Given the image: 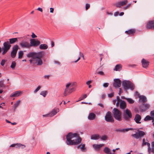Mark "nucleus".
I'll return each mask as SVG.
<instances>
[{
	"instance_id": "34",
	"label": "nucleus",
	"mask_w": 154,
	"mask_h": 154,
	"mask_svg": "<svg viewBox=\"0 0 154 154\" xmlns=\"http://www.w3.org/2000/svg\"><path fill=\"white\" fill-rule=\"evenodd\" d=\"M116 100H117V101L116 104V106L117 107H118L119 105V102H121V101L122 100L120 99V97L119 96H117L116 99Z\"/></svg>"
},
{
	"instance_id": "58",
	"label": "nucleus",
	"mask_w": 154,
	"mask_h": 154,
	"mask_svg": "<svg viewBox=\"0 0 154 154\" xmlns=\"http://www.w3.org/2000/svg\"><path fill=\"white\" fill-rule=\"evenodd\" d=\"M43 63V62L41 58H39V65H41Z\"/></svg>"
},
{
	"instance_id": "35",
	"label": "nucleus",
	"mask_w": 154,
	"mask_h": 154,
	"mask_svg": "<svg viewBox=\"0 0 154 154\" xmlns=\"http://www.w3.org/2000/svg\"><path fill=\"white\" fill-rule=\"evenodd\" d=\"M140 99L143 102H145L146 101V97L144 96H140L139 97Z\"/></svg>"
},
{
	"instance_id": "22",
	"label": "nucleus",
	"mask_w": 154,
	"mask_h": 154,
	"mask_svg": "<svg viewBox=\"0 0 154 154\" xmlns=\"http://www.w3.org/2000/svg\"><path fill=\"white\" fill-rule=\"evenodd\" d=\"M146 145L148 147V151L149 152H150L151 150V149L150 146V144L149 143L147 142H145V139H143V143L142 145L143 146H144Z\"/></svg>"
},
{
	"instance_id": "6",
	"label": "nucleus",
	"mask_w": 154,
	"mask_h": 154,
	"mask_svg": "<svg viewBox=\"0 0 154 154\" xmlns=\"http://www.w3.org/2000/svg\"><path fill=\"white\" fill-rule=\"evenodd\" d=\"M112 114L114 117L118 121H122V113L117 109L114 108L112 111Z\"/></svg>"
},
{
	"instance_id": "43",
	"label": "nucleus",
	"mask_w": 154,
	"mask_h": 154,
	"mask_svg": "<svg viewBox=\"0 0 154 154\" xmlns=\"http://www.w3.org/2000/svg\"><path fill=\"white\" fill-rule=\"evenodd\" d=\"M100 140H106L107 139V137L106 135H104L102 137H100Z\"/></svg>"
},
{
	"instance_id": "40",
	"label": "nucleus",
	"mask_w": 154,
	"mask_h": 154,
	"mask_svg": "<svg viewBox=\"0 0 154 154\" xmlns=\"http://www.w3.org/2000/svg\"><path fill=\"white\" fill-rule=\"evenodd\" d=\"M45 55V52L44 51L39 52V58H41Z\"/></svg>"
},
{
	"instance_id": "47",
	"label": "nucleus",
	"mask_w": 154,
	"mask_h": 154,
	"mask_svg": "<svg viewBox=\"0 0 154 154\" xmlns=\"http://www.w3.org/2000/svg\"><path fill=\"white\" fill-rule=\"evenodd\" d=\"M87 97V95L85 94L83 95L81 97H80V100H82L85 98Z\"/></svg>"
},
{
	"instance_id": "21",
	"label": "nucleus",
	"mask_w": 154,
	"mask_h": 154,
	"mask_svg": "<svg viewBox=\"0 0 154 154\" xmlns=\"http://www.w3.org/2000/svg\"><path fill=\"white\" fill-rule=\"evenodd\" d=\"M104 146V144H94L92 145L94 149L97 151H99L100 149Z\"/></svg>"
},
{
	"instance_id": "4",
	"label": "nucleus",
	"mask_w": 154,
	"mask_h": 154,
	"mask_svg": "<svg viewBox=\"0 0 154 154\" xmlns=\"http://www.w3.org/2000/svg\"><path fill=\"white\" fill-rule=\"evenodd\" d=\"M122 86L125 91L127 92L128 89L131 90L134 89L135 86L134 85L129 81L125 80L122 81Z\"/></svg>"
},
{
	"instance_id": "17",
	"label": "nucleus",
	"mask_w": 154,
	"mask_h": 154,
	"mask_svg": "<svg viewBox=\"0 0 154 154\" xmlns=\"http://www.w3.org/2000/svg\"><path fill=\"white\" fill-rule=\"evenodd\" d=\"M149 107V105L147 104H143L140 106L141 112H145Z\"/></svg>"
},
{
	"instance_id": "53",
	"label": "nucleus",
	"mask_w": 154,
	"mask_h": 154,
	"mask_svg": "<svg viewBox=\"0 0 154 154\" xmlns=\"http://www.w3.org/2000/svg\"><path fill=\"white\" fill-rule=\"evenodd\" d=\"M92 80H89L87 82H86V84L88 85H90V84L92 82Z\"/></svg>"
},
{
	"instance_id": "49",
	"label": "nucleus",
	"mask_w": 154,
	"mask_h": 154,
	"mask_svg": "<svg viewBox=\"0 0 154 154\" xmlns=\"http://www.w3.org/2000/svg\"><path fill=\"white\" fill-rule=\"evenodd\" d=\"M5 60H2L1 63V65L2 66H3L5 63Z\"/></svg>"
},
{
	"instance_id": "45",
	"label": "nucleus",
	"mask_w": 154,
	"mask_h": 154,
	"mask_svg": "<svg viewBox=\"0 0 154 154\" xmlns=\"http://www.w3.org/2000/svg\"><path fill=\"white\" fill-rule=\"evenodd\" d=\"M16 54L17 53L12 51L11 53V57L12 58H14L16 56Z\"/></svg>"
},
{
	"instance_id": "20",
	"label": "nucleus",
	"mask_w": 154,
	"mask_h": 154,
	"mask_svg": "<svg viewBox=\"0 0 154 154\" xmlns=\"http://www.w3.org/2000/svg\"><path fill=\"white\" fill-rule=\"evenodd\" d=\"M141 119V116L139 114H136L135 116L134 120L135 122L137 124H140L141 123L140 122Z\"/></svg>"
},
{
	"instance_id": "64",
	"label": "nucleus",
	"mask_w": 154,
	"mask_h": 154,
	"mask_svg": "<svg viewBox=\"0 0 154 154\" xmlns=\"http://www.w3.org/2000/svg\"><path fill=\"white\" fill-rule=\"evenodd\" d=\"M54 11V9L53 8H50V12L51 13H53Z\"/></svg>"
},
{
	"instance_id": "26",
	"label": "nucleus",
	"mask_w": 154,
	"mask_h": 154,
	"mask_svg": "<svg viewBox=\"0 0 154 154\" xmlns=\"http://www.w3.org/2000/svg\"><path fill=\"white\" fill-rule=\"evenodd\" d=\"M39 48L41 49L45 50L48 48V46L46 44H42L39 45Z\"/></svg>"
},
{
	"instance_id": "11",
	"label": "nucleus",
	"mask_w": 154,
	"mask_h": 154,
	"mask_svg": "<svg viewBox=\"0 0 154 154\" xmlns=\"http://www.w3.org/2000/svg\"><path fill=\"white\" fill-rule=\"evenodd\" d=\"M121 81L119 79H114L113 86L115 88L120 87L121 86Z\"/></svg>"
},
{
	"instance_id": "44",
	"label": "nucleus",
	"mask_w": 154,
	"mask_h": 154,
	"mask_svg": "<svg viewBox=\"0 0 154 154\" xmlns=\"http://www.w3.org/2000/svg\"><path fill=\"white\" fill-rule=\"evenodd\" d=\"M5 85L4 84V82L3 81H0V88H5Z\"/></svg>"
},
{
	"instance_id": "3",
	"label": "nucleus",
	"mask_w": 154,
	"mask_h": 154,
	"mask_svg": "<svg viewBox=\"0 0 154 154\" xmlns=\"http://www.w3.org/2000/svg\"><path fill=\"white\" fill-rule=\"evenodd\" d=\"M75 82H69L66 84V88L63 93L64 96H66L72 93L74 89L73 86L75 85Z\"/></svg>"
},
{
	"instance_id": "7",
	"label": "nucleus",
	"mask_w": 154,
	"mask_h": 154,
	"mask_svg": "<svg viewBox=\"0 0 154 154\" xmlns=\"http://www.w3.org/2000/svg\"><path fill=\"white\" fill-rule=\"evenodd\" d=\"M132 117V114L131 111L127 109L123 114V118L126 121H129Z\"/></svg>"
},
{
	"instance_id": "13",
	"label": "nucleus",
	"mask_w": 154,
	"mask_h": 154,
	"mask_svg": "<svg viewBox=\"0 0 154 154\" xmlns=\"http://www.w3.org/2000/svg\"><path fill=\"white\" fill-rule=\"evenodd\" d=\"M59 111V109H53L51 112L48 114L45 115H43V116L44 117H52L54 115H55L57 112Z\"/></svg>"
},
{
	"instance_id": "32",
	"label": "nucleus",
	"mask_w": 154,
	"mask_h": 154,
	"mask_svg": "<svg viewBox=\"0 0 154 154\" xmlns=\"http://www.w3.org/2000/svg\"><path fill=\"white\" fill-rule=\"evenodd\" d=\"M9 43L10 44H13L16 42L17 41V38H10L9 39Z\"/></svg>"
},
{
	"instance_id": "19",
	"label": "nucleus",
	"mask_w": 154,
	"mask_h": 154,
	"mask_svg": "<svg viewBox=\"0 0 154 154\" xmlns=\"http://www.w3.org/2000/svg\"><path fill=\"white\" fill-rule=\"evenodd\" d=\"M141 63L143 67L144 68H146L149 65V62L145 59H143L141 60Z\"/></svg>"
},
{
	"instance_id": "56",
	"label": "nucleus",
	"mask_w": 154,
	"mask_h": 154,
	"mask_svg": "<svg viewBox=\"0 0 154 154\" xmlns=\"http://www.w3.org/2000/svg\"><path fill=\"white\" fill-rule=\"evenodd\" d=\"M32 37V38H36L37 37V36L36 35H35L34 33H32V34L31 35Z\"/></svg>"
},
{
	"instance_id": "23",
	"label": "nucleus",
	"mask_w": 154,
	"mask_h": 154,
	"mask_svg": "<svg viewBox=\"0 0 154 154\" xmlns=\"http://www.w3.org/2000/svg\"><path fill=\"white\" fill-rule=\"evenodd\" d=\"M126 106V104L124 101H121L120 103V107L122 109H124Z\"/></svg>"
},
{
	"instance_id": "60",
	"label": "nucleus",
	"mask_w": 154,
	"mask_h": 154,
	"mask_svg": "<svg viewBox=\"0 0 154 154\" xmlns=\"http://www.w3.org/2000/svg\"><path fill=\"white\" fill-rule=\"evenodd\" d=\"M106 14L107 15H110L111 16L112 15V12H109L108 11L106 12Z\"/></svg>"
},
{
	"instance_id": "42",
	"label": "nucleus",
	"mask_w": 154,
	"mask_h": 154,
	"mask_svg": "<svg viewBox=\"0 0 154 154\" xmlns=\"http://www.w3.org/2000/svg\"><path fill=\"white\" fill-rule=\"evenodd\" d=\"M16 63L15 61H13L12 62L11 64V67L12 69H14L16 66Z\"/></svg>"
},
{
	"instance_id": "27",
	"label": "nucleus",
	"mask_w": 154,
	"mask_h": 154,
	"mask_svg": "<svg viewBox=\"0 0 154 154\" xmlns=\"http://www.w3.org/2000/svg\"><path fill=\"white\" fill-rule=\"evenodd\" d=\"M122 98L123 99L126 100L130 104H133L134 102V100L131 98H126L125 97H122Z\"/></svg>"
},
{
	"instance_id": "1",
	"label": "nucleus",
	"mask_w": 154,
	"mask_h": 154,
	"mask_svg": "<svg viewBox=\"0 0 154 154\" xmlns=\"http://www.w3.org/2000/svg\"><path fill=\"white\" fill-rule=\"evenodd\" d=\"M82 139L79 134L69 133L66 136V144L68 145H77L81 143Z\"/></svg>"
},
{
	"instance_id": "14",
	"label": "nucleus",
	"mask_w": 154,
	"mask_h": 154,
	"mask_svg": "<svg viewBox=\"0 0 154 154\" xmlns=\"http://www.w3.org/2000/svg\"><path fill=\"white\" fill-rule=\"evenodd\" d=\"M146 27L147 29H154V20L148 22L146 26Z\"/></svg>"
},
{
	"instance_id": "12",
	"label": "nucleus",
	"mask_w": 154,
	"mask_h": 154,
	"mask_svg": "<svg viewBox=\"0 0 154 154\" xmlns=\"http://www.w3.org/2000/svg\"><path fill=\"white\" fill-rule=\"evenodd\" d=\"M128 2L127 0H125L124 1L117 2L114 3V5L117 8H120L122 6H123L127 4Z\"/></svg>"
},
{
	"instance_id": "51",
	"label": "nucleus",
	"mask_w": 154,
	"mask_h": 154,
	"mask_svg": "<svg viewBox=\"0 0 154 154\" xmlns=\"http://www.w3.org/2000/svg\"><path fill=\"white\" fill-rule=\"evenodd\" d=\"M108 97H113L114 96V93H112L110 94H108Z\"/></svg>"
},
{
	"instance_id": "18",
	"label": "nucleus",
	"mask_w": 154,
	"mask_h": 154,
	"mask_svg": "<svg viewBox=\"0 0 154 154\" xmlns=\"http://www.w3.org/2000/svg\"><path fill=\"white\" fill-rule=\"evenodd\" d=\"M22 94V92L20 91H16L12 93L10 95L11 97H18L20 95Z\"/></svg>"
},
{
	"instance_id": "37",
	"label": "nucleus",
	"mask_w": 154,
	"mask_h": 154,
	"mask_svg": "<svg viewBox=\"0 0 154 154\" xmlns=\"http://www.w3.org/2000/svg\"><path fill=\"white\" fill-rule=\"evenodd\" d=\"M47 91H41L40 94L42 96L44 97H45L47 94Z\"/></svg>"
},
{
	"instance_id": "63",
	"label": "nucleus",
	"mask_w": 154,
	"mask_h": 154,
	"mask_svg": "<svg viewBox=\"0 0 154 154\" xmlns=\"http://www.w3.org/2000/svg\"><path fill=\"white\" fill-rule=\"evenodd\" d=\"M79 57H83V56H84L83 54L80 52L79 53Z\"/></svg>"
},
{
	"instance_id": "10",
	"label": "nucleus",
	"mask_w": 154,
	"mask_h": 154,
	"mask_svg": "<svg viewBox=\"0 0 154 154\" xmlns=\"http://www.w3.org/2000/svg\"><path fill=\"white\" fill-rule=\"evenodd\" d=\"M151 116H147L144 119V121L152 120V122L154 121V110L151 111L150 113Z\"/></svg>"
},
{
	"instance_id": "25",
	"label": "nucleus",
	"mask_w": 154,
	"mask_h": 154,
	"mask_svg": "<svg viewBox=\"0 0 154 154\" xmlns=\"http://www.w3.org/2000/svg\"><path fill=\"white\" fill-rule=\"evenodd\" d=\"M100 136L98 134H94L91 136V139L93 140H97L100 138Z\"/></svg>"
},
{
	"instance_id": "36",
	"label": "nucleus",
	"mask_w": 154,
	"mask_h": 154,
	"mask_svg": "<svg viewBox=\"0 0 154 154\" xmlns=\"http://www.w3.org/2000/svg\"><path fill=\"white\" fill-rule=\"evenodd\" d=\"M85 144H83L82 145V146L80 147V149L81 150L82 152H85L86 150V148L85 147Z\"/></svg>"
},
{
	"instance_id": "39",
	"label": "nucleus",
	"mask_w": 154,
	"mask_h": 154,
	"mask_svg": "<svg viewBox=\"0 0 154 154\" xmlns=\"http://www.w3.org/2000/svg\"><path fill=\"white\" fill-rule=\"evenodd\" d=\"M20 103V100H17V102L14 104L13 106L14 109H16L17 108L18 106L19 105Z\"/></svg>"
},
{
	"instance_id": "15",
	"label": "nucleus",
	"mask_w": 154,
	"mask_h": 154,
	"mask_svg": "<svg viewBox=\"0 0 154 154\" xmlns=\"http://www.w3.org/2000/svg\"><path fill=\"white\" fill-rule=\"evenodd\" d=\"M30 46L31 47H36L38 45V41L35 39L32 38L30 40Z\"/></svg>"
},
{
	"instance_id": "9",
	"label": "nucleus",
	"mask_w": 154,
	"mask_h": 154,
	"mask_svg": "<svg viewBox=\"0 0 154 154\" xmlns=\"http://www.w3.org/2000/svg\"><path fill=\"white\" fill-rule=\"evenodd\" d=\"M105 118V120L108 122H113L114 121L111 112L109 111L106 113Z\"/></svg>"
},
{
	"instance_id": "33",
	"label": "nucleus",
	"mask_w": 154,
	"mask_h": 154,
	"mask_svg": "<svg viewBox=\"0 0 154 154\" xmlns=\"http://www.w3.org/2000/svg\"><path fill=\"white\" fill-rule=\"evenodd\" d=\"M18 46L17 45H14L12 48V51L14 52L17 53V51L18 49Z\"/></svg>"
},
{
	"instance_id": "62",
	"label": "nucleus",
	"mask_w": 154,
	"mask_h": 154,
	"mask_svg": "<svg viewBox=\"0 0 154 154\" xmlns=\"http://www.w3.org/2000/svg\"><path fill=\"white\" fill-rule=\"evenodd\" d=\"M119 95H120L121 93L122 92V91L121 88H119Z\"/></svg>"
},
{
	"instance_id": "50",
	"label": "nucleus",
	"mask_w": 154,
	"mask_h": 154,
	"mask_svg": "<svg viewBox=\"0 0 154 154\" xmlns=\"http://www.w3.org/2000/svg\"><path fill=\"white\" fill-rule=\"evenodd\" d=\"M97 74L101 75H104V72L101 71L98 72H97Z\"/></svg>"
},
{
	"instance_id": "57",
	"label": "nucleus",
	"mask_w": 154,
	"mask_h": 154,
	"mask_svg": "<svg viewBox=\"0 0 154 154\" xmlns=\"http://www.w3.org/2000/svg\"><path fill=\"white\" fill-rule=\"evenodd\" d=\"M119 12L118 11H116L114 13V15L115 16H117L119 15Z\"/></svg>"
},
{
	"instance_id": "8",
	"label": "nucleus",
	"mask_w": 154,
	"mask_h": 154,
	"mask_svg": "<svg viewBox=\"0 0 154 154\" xmlns=\"http://www.w3.org/2000/svg\"><path fill=\"white\" fill-rule=\"evenodd\" d=\"M135 134H132V136L137 139L143 137L145 135V133L142 131L137 130Z\"/></svg>"
},
{
	"instance_id": "41",
	"label": "nucleus",
	"mask_w": 154,
	"mask_h": 154,
	"mask_svg": "<svg viewBox=\"0 0 154 154\" xmlns=\"http://www.w3.org/2000/svg\"><path fill=\"white\" fill-rule=\"evenodd\" d=\"M132 130V128H128L121 129L122 132L124 133L125 132H127V131H128L129 130Z\"/></svg>"
},
{
	"instance_id": "28",
	"label": "nucleus",
	"mask_w": 154,
	"mask_h": 154,
	"mask_svg": "<svg viewBox=\"0 0 154 154\" xmlns=\"http://www.w3.org/2000/svg\"><path fill=\"white\" fill-rule=\"evenodd\" d=\"M103 152L107 154H112L110 149L108 147H105L103 149Z\"/></svg>"
},
{
	"instance_id": "30",
	"label": "nucleus",
	"mask_w": 154,
	"mask_h": 154,
	"mask_svg": "<svg viewBox=\"0 0 154 154\" xmlns=\"http://www.w3.org/2000/svg\"><path fill=\"white\" fill-rule=\"evenodd\" d=\"M15 144V147L16 148H20V147H21L23 149L26 146L24 145H23L21 144V143H16Z\"/></svg>"
},
{
	"instance_id": "5",
	"label": "nucleus",
	"mask_w": 154,
	"mask_h": 154,
	"mask_svg": "<svg viewBox=\"0 0 154 154\" xmlns=\"http://www.w3.org/2000/svg\"><path fill=\"white\" fill-rule=\"evenodd\" d=\"M3 46L1 48L0 47V53L2 52V54L4 55L7 52L11 47L8 41L4 42L3 44Z\"/></svg>"
},
{
	"instance_id": "46",
	"label": "nucleus",
	"mask_w": 154,
	"mask_h": 154,
	"mask_svg": "<svg viewBox=\"0 0 154 154\" xmlns=\"http://www.w3.org/2000/svg\"><path fill=\"white\" fill-rule=\"evenodd\" d=\"M90 5L89 4H85V9L86 10H87L90 7Z\"/></svg>"
},
{
	"instance_id": "52",
	"label": "nucleus",
	"mask_w": 154,
	"mask_h": 154,
	"mask_svg": "<svg viewBox=\"0 0 154 154\" xmlns=\"http://www.w3.org/2000/svg\"><path fill=\"white\" fill-rule=\"evenodd\" d=\"M80 58H81V57H79L77 60H75L74 61L72 62V63H73L74 62V63H77L80 59Z\"/></svg>"
},
{
	"instance_id": "55",
	"label": "nucleus",
	"mask_w": 154,
	"mask_h": 154,
	"mask_svg": "<svg viewBox=\"0 0 154 154\" xmlns=\"http://www.w3.org/2000/svg\"><path fill=\"white\" fill-rule=\"evenodd\" d=\"M130 4H128L124 8V9L126 10L128 9L130 6Z\"/></svg>"
},
{
	"instance_id": "59",
	"label": "nucleus",
	"mask_w": 154,
	"mask_h": 154,
	"mask_svg": "<svg viewBox=\"0 0 154 154\" xmlns=\"http://www.w3.org/2000/svg\"><path fill=\"white\" fill-rule=\"evenodd\" d=\"M38 91V86L36 88L34 91V93H35Z\"/></svg>"
},
{
	"instance_id": "29",
	"label": "nucleus",
	"mask_w": 154,
	"mask_h": 154,
	"mask_svg": "<svg viewBox=\"0 0 154 154\" xmlns=\"http://www.w3.org/2000/svg\"><path fill=\"white\" fill-rule=\"evenodd\" d=\"M122 68V66L121 64H117L115 68L114 69V70L116 71H120L121 70Z\"/></svg>"
},
{
	"instance_id": "16",
	"label": "nucleus",
	"mask_w": 154,
	"mask_h": 154,
	"mask_svg": "<svg viewBox=\"0 0 154 154\" xmlns=\"http://www.w3.org/2000/svg\"><path fill=\"white\" fill-rule=\"evenodd\" d=\"M20 46L22 48H30L29 43L26 41H22L20 44Z\"/></svg>"
},
{
	"instance_id": "31",
	"label": "nucleus",
	"mask_w": 154,
	"mask_h": 154,
	"mask_svg": "<svg viewBox=\"0 0 154 154\" xmlns=\"http://www.w3.org/2000/svg\"><path fill=\"white\" fill-rule=\"evenodd\" d=\"M135 32V30L134 29H130L128 31H126L125 32L127 34L130 35L133 34Z\"/></svg>"
},
{
	"instance_id": "24",
	"label": "nucleus",
	"mask_w": 154,
	"mask_h": 154,
	"mask_svg": "<svg viewBox=\"0 0 154 154\" xmlns=\"http://www.w3.org/2000/svg\"><path fill=\"white\" fill-rule=\"evenodd\" d=\"M96 117V115L95 114L93 113H90L88 117V119L91 120H94Z\"/></svg>"
},
{
	"instance_id": "61",
	"label": "nucleus",
	"mask_w": 154,
	"mask_h": 154,
	"mask_svg": "<svg viewBox=\"0 0 154 154\" xmlns=\"http://www.w3.org/2000/svg\"><path fill=\"white\" fill-rule=\"evenodd\" d=\"M115 131L117 132H122L121 129H117L115 130Z\"/></svg>"
},
{
	"instance_id": "54",
	"label": "nucleus",
	"mask_w": 154,
	"mask_h": 154,
	"mask_svg": "<svg viewBox=\"0 0 154 154\" xmlns=\"http://www.w3.org/2000/svg\"><path fill=\"white\" fill-rule=\"evenodd\" d=\"M54 64H57L58 65H60V63L57 61L55 60L54 61Z\"/></svg>"
},
{
	"instance_id": "48",
	"label": "nucleus",
	"mask_w": 154,
	"mask_h": 154,
	"mask_svg": "<svg viewBox=\"0 0 154 154\" xmlns=\"http://www.w3.org/2000/svg\"><path fill=\"white\" fill-rule=\"evenodd\" d=\"M109 83H105L103 84V86L105 88H107L109 85Z\"/></svg>"
},
{
	"instance_id": "38",
	"label": "nucleus",
	"mask_w": 154,
	"mask_h": 154,
	"mask_svg": "<svg viewBox=\"0 0 154 154\" xmlns=\"http://www.w3.org/2000/svg\"><path fill=\"white\" fill-rule=\"evenodd\" d=\"M23 52L22 51H20L18 52V58L19 59H21L23 57Z\"/></svg>"
},
{
	"instance_id": "2",
	"label": "nucleus",
	"mask_w": 154,
	"mask_h": 154,
	"mask_svg": "<svg viewBox=\"0 0 154 154\" xmlns=\"http://www.w3.org/2000/svg\"><path fill=\"white\" fill-rule=\"evenodd\" d=\"M28 58H31L29 60L30 63L38 65V53L30 52L26 55Z\"/></svg>"
}]
</instances>
